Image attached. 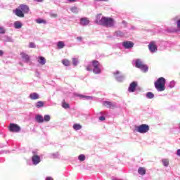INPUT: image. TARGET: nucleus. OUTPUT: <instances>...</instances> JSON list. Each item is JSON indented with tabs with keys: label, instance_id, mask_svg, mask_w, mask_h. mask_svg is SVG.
<instances>
[{
	"label": "nucleus",
	"instance_id": "f257e3e1",
	"mask_svg": "<svg viewBox=\"0 0 180 180\" xmlns=\"http://www.w3.org/2000/svg\"><path fill=\"white\" fill-rule=\"evenodd\" d=\"M95 22L97 25H101L105 27H113L116 23L112 18L103 17L102 14L97 15Z\"/></svg>",
	"mask_w": 180,
	"mask_h": 180
},
{
	"label": "nucleus",
	"instance_id": "f03ea898",
	"mask_svg": "<svg viewBox=\"0 0 180 180\" xmlns=\"http://www.w3.org/2000/svg\"><path fill=\"white\" fill-rule=\"evenodd\" d=\"M86 70L93 71L94 74H101L102 72V65L97 60H93L91 65H89L86 67Z\"/></svg>",
	"mask_w": 180,
	"mask_h": 180
},
{
	"label": "nucleus",
	"instance_id": "7ed1b4c3",
	"mask_svg": "<svg viewBox=\"0 0 180 180\" xmlns=\"http://www.w3.org/2000/svg\"><path fill=\"white\" fill-rule=\"evenodd\" d=\"M29 6L27 5L21 4L13 12L18 18H25V13H29Z\"/></svg>",
	"mask_w": 180,
	"mask_h": 180
},
{
	"label": "nucleus",
	"instance_id": "20e7f679",
	"mask_svg": "<svg viewBox=\"0 0 180 180\" xmlns=\"http://www.w3.org/2000/svg\"><path fill=\"white\" fill-rule=\"evenodd\" d=\"M155 88L158 92H162V91H165V78H158V80L155 82Z\"/></svg>",
	"mask_w": 180,
	"mask_h": 180
},
{
	"label": "nucleus",
	"instance_id": "39448f33",
	"mask_svg": "<svg viewBox=\"0 0 180 180\" xmlns=\"http://www.w3.org/2000/svg\"><path fill=\"white\" fill-rule=\"evenodd\" d=\"M135 131H136V133H140L141 134H146V133H148V131H150V126L146 124L136 126Z\"/></svg>",
	"mask_w": 180,
	"mask_h": 180
},
{
	"label": "nucleus",
	"instance_id": "423d86ee",
	"mask_svg": "<svg viewBox=\"0 0 180 180\" xmlns=\"http://www.w3.org/2000/svg\"><path fill=\"white\" fill-rule=\"evenodd\" d=\"M135 65L136 68H139L140 70H141V71H143V72H147V71H148V67L144 65V63H143V61H141V60L140 59H136L135 60Z\"/></svg>",
	"mask_w": 180,
	"mask_h": 180
},
{
	"label": "nucleus",
	"instance_id": "0eeeda50",
	"mask_svg": "<svg viewBox=\"0 0 180 180\" xmlns=\"http://www.w3.org/2000/svg\"><path fill=\"white\" fill-rule=\"evenodd\" d=\"M113 75L117 82H123L124 81V75H122L120 71L116 70L113 72Z\"/></svg>",
	"mask_w": 180,
	"mask_h": 180
},
{
	"label": "nucleus",
	"instance_id": "6e6552de",
	"mask_svg": "<svg viewBox=\"0 0 180 180\" xmlns=\"http://www.w3.org/2000/svg\"><path fill=\"white\" fill-rule=\"evenodd\" d=\"M8 129L12 133H19L20 131V127L17 124H10Z\"/></svg>",
	"mask_w": 180,
	"mask_h": 180
},
{
	"label": "nucleus",
	"instance_id": "1a4fd4ad",
	"mask_svg": "<svg viewBox=\"0 0 180 180\" xmlns=\"http://www.w3.org/2000/svg\"><path fill=\"white\" fill-rule=\"evenodd\" d=\"M122 46L127 49H133V47H134V43L130 41H126L122 43Z\"/></svg>",
	"mask_w": 180,
	"mask_h": 180
},
{
	"label": "nucleus",
	"instance_id": "9d476101",
	"mask_svg": "<svg viewBox=\"0 0 180 180\" xmlns=\"http://www.w3.org/2000/svg\"><path fill=\"white\" fill-rule=\"evenodd\" d=\"M148 49L150 51V53H156L157 51V45L155 44V42L152 41L148 45Z\"/></svg>",
	"mask_w": 180,
	"mask_h": 180
},
{
	"label": "nucleus",
	"instance_id": "9b49d317",
	"mask_svg": "<svg viewBox=\"0 0 180 180\" xmlns=\"http://www.w3.org/2000/svg\"><path fill=\"white\" fill-rule=\"evenodd\" d=\"M103 105L108 108V109H113V108H116V103H113L110 101H105L103 103Z\"/></svg>",
	"mask_w": 180,
	"mask_h": 180
},
{
	"label": "nucleus",
	"instance_id": "f8f14e48",
	"mask_svg": "<svg viewBox=\"0 0 180 180\" xmlns=\"http://www.w3.org/2000/svg\"><path fill=\"white\" fill-rule=\"evenodd\" d=\"M32 161L34 165H37V164H39L41 160L40 159L39 155H34L32 157Z\"/></svg>",
	"mask_w": 180,
	"mask_h": 180
},
{
	"label": "nucleus",
	"instance_id": "ddd939ff",
	"mask_svg": "<svg viewBox=\"0 0 180 180\" xmlns=\"http://www.w3.org/2000/svg\"><path fill=\"white\" fill-rule=\"evenodd\" d=\"M79 25L81 26H88L89 25V19H88V18H82Z\"/></svg>",
	"mask_w": 180,
	"mask_h": 180
},
{
	"label": "nucleus",
	"instance_id": "4468645a",
	"mask_svg": "<svg viewBox=\"0 0 180 180\" xmlns=\"http://www.w3.org/2000/svg\"><path fill=\"white\" fill-rule=\"evenodd\" d=\"M20 56H21V58H22V60L25 63H29V61H30V57L29 56V55L26 54V53L21 52Z\"/></svg>",
	"mask_w": 180,
	"mask_h": 180
},
{
	"label": "nucleus",
	"instance_id": "2eb2a0df",
	"mask_svg": "<svg viewBox=\"0 0 180 180\" xmlns=\"http://www.w3.org/2000/svg\"><path fill=\"white\" fill-rule=\"evenodd\" d=\"M136 88H137V83L136 82H133L129 84L128 91L129 92H134L136 91Z\"/></svg>",
	"mask_w": 180,
	"mask_h": 180
},
{
	"label": "nucleus",
	"instance_id": "dca6fc26",
	"mask_svg": "<svg viewBox=\"0 0 180 180\" xmlns=\"http://www.w3.org/2000/svg\"><path fill=\"white\" fill-rule=\"evenodd\" d=\"M29 98L31 101H36L37 99H40V96L37 93H31Z\"/></svg>",
	"mask_w": 180,
	"mask_h": 180
},
{
	"label": "nucleus",
	"instance_id": "f3484780",
	"mask_svg": "<svg viewBox=\"0 0 180 180\" xmlns=\"http://www.w3.org/2000/svg\"><path fill=\"white\" fill-rule=\"evenodd\" d=\"M37 62L39 63V64H40L41 65H44L46 64V63L47 62V60H46L45 57L43 56H39L37 58Z\"/></svg>",
	"mask_w": 180,
	"mask_h": 180
},
{
	"label": "nucleus",
	"instance_id": "a211bd4d",
	"mask_svg": "<svg viewBox=\"0 0 180 180\" xmlns=\"http://www.w3.org/2000/svg\"><path fill=\"white\" fill-rule=\"evenodd\" d=\"M13 26L15 29H22V26H23V24L20 21H15L14 22Z\"/></svg>",
	"mask_w": 180,
	"mask_h": 180
},
{
	"label": "nucleus",
	"instance_id": "6ab92c4d",
	"mask_svg": "<svg viewBox=\"0 0 180 180\" xmlns=\"http://www.w3.org/2000/svg\"><path fill=\"white\" fill-rule=\"evenodd\" d=\"M77 96L84 99V101H91V100L94 99V97H92V96H85V95H82V94H78Z\"/></svg>",
	"mask_w": 180,
	"mask_h": 180
},
{
	"label": "nucleus",
	"instance_id": "aec40b11",
	"mask_svg": "<svg viewBox=\"0 0 180 180\" xmlns=\"http://www.w3.org/2000/svg\"><path fill=\"white\" fill-rule=\"evenodd\" d=\"M35 119L38 123H44V122L43 116H41L40 115H37L35 117Z\"/></svg>",
	"mask_w": 180,
	"mask_h": 180
},
{
	"label": "nucleus",
	"instance_id": "412c9836",
	"mask_svg": "<svg viewBox=\"0 0 180 180\" xmlns=\"http://www.w3.org/2000/svg\"><path fill=\"white\" fill-rule=\"evenodd\" d=\"M138 172L139 175H146V168L139 167L138 169Z\"/></svg>",
	"mask_w": 180,
	"mask_h": 180
},
{
	"label": "nucleus",
	"instance_id": "4be33fe9",
	"mask_svg": "<svg viewBox=\"0 0 180 180\" xmlns=\"http://www.w3.org/2000/svg\"><path fill=\"white\" fill-rule=\"evenodd\" d=\"M70 11L72 12V13H78V12H79V8L77 6H72L70 8Z\"/></svg>",
	"mask_w": 180,
	"mask_h": 180
},
{
	"label": "nucleus",
	"instance_id": "5701e85b",
	"mask_svg": "<svg viewBox=\"0 0 180 180\" xmlns=\"http://www.w3.org/2000/svg\"><path fill=\"white\" fill-rule=\"evenodd\" d=\"M73 129L76 131L81 130L82 129V125L80 124H73Z\"/></svg>",
	"mask_w": 180,
	"mask_h": 180
},
{
	"label": "nucleus",
	"instance_id": "b1692460",
	"mask_svg": "<svg viewBox=\"0 0 180 180\" xmlns=\"http://www.w3.org/2000/svg\"><path fill=\"white\" fill-rule=\"evenodd\" d=\"M58 48V49H64L65 47V44L63 41H60L57 44Z\"/></svg>",
	"mask_w": 180,
	"mask_h": 180
},
{
	"label": "nucleus",
	"instance_id": "393cba45",
	"mask_svg": "<svg viewBox=\"0 0 180 180\" xmlns=\"http://www.w3.org/2000/svg\"><path fill=\"white\" fill-rule=\"evenodd\" d=\"M162 162L164 167H168L169 165V160L168 159H162Z\"/></svg>",
	"mask_w": 180,
	"mask_h": 180
},
{
	"label": "nucleus",
	"instance_id": "a878e982",
	"mask_svg": "<svg viewBox=\"0 0 180 180\" xmlns=\"http://www.w3.org/2000/svg\"><path fill=\"white\" fill-rule=\"evenodd\" d=\"M115 36H117V37H123V36H124V34L121 31H117L115 32Z\"/></svg>",
	"mask_w": 180,
	"mask_h": 180
},
{
	"label": "nucleus",
	"instance_id": "bb28decb",
	"mask_svg": "<svg viewBox=\"0 0 180 180\" xmlns=\"http://www.w3.org/2000/svg\"><path fill=\"white\" fill-rule=\"evenodd\" d=\"M36 108H43L44 106V103H43V101H38L36 105H35Z\"/></svg>",
	"mask_w": 180,
	"mask_h": 180
},
{
	"label": "nucleus",
	"instance_id": "cd10ccee",
	"mask_svg": "<svg viewBox=\"0 0 180 180\" xmlns=\"http://www.w3.org/2000/svg\"><path fill=\"white\" fill-rule=\"evenodd\" d=\"M62 108L64 109H70V104L67 103L65 101H63L62 103Z\"/></svg>",
	"mask_w": 180,
	"mask_h": 180
},
{
	"label": "nucleus",
	"instance_id": "c85d7f7f",
	"mask_svg": "<svg viewBox=\"0 0 180 180\" xmlns=\"http://www.w3.org/2000/svg\"><path fill=\"white\" fill-rule=\"evenodd\" d=\"M146 98H148V99H153V98H154V94L152 92L146 93Z\"/></svg>",
	"mask_w": 180,
	"mask_h": 180
},
{
	"label": "nucleus",
	"instance_id": "c756f323",
	"mask_svg": "<svg viewBox=\"0 0 180 180\" xmlns=\"http://www.w3.org/2000/svg\"><path fill=\"white\" fill-rule=\"evenodd\" d=\"M62 63L63 65H65L66 67H68V65H70V60H68V59H63L62 60Z\"/></svg>",
	"mask_w": 180,
	"mask_h": 180
},
{
	"label": "nucleus",
	"instance_id": "7c9ffc66",
	"mask_svg": "<svg viewBox=\"0 0 180 180\" xmlns=\"http://www.w3.org/2000/svg\"><path fill=\"white\" fill-rule=\"evenodd\" d=\"M72 64L75 67H76V65H78V58H72Z\"/></svg>",
	"mask_w": 180,
	"mask_h": 180
},
{
	"label": "nucleus",
	"instance_id": "2f4dec72",
	"mask_svg": "<svg viewBox=\"0 0 180 180\" xmlns=\"http://www.w3.org/2000/svg\"><path fill=\"white\" fill-rule=\"evenodd\" d=\"M78 160H79V161H81V162L85 161V155L82 154V155H79Z\"/></svg>",
	"mask_w": 180,
	"mask_h": 180
},
{
	"label": "nucleus",
	"instance_id": "473e14b6",
	"mask_svg": "<svg viewBox=\"0 0 180 180\" xmlns=\"http://www.w3.org/2000/svg\"><path fill=\"white\" fill-rule=\"evenodd\" d=\"M51 117H50L49 115H46L44 117V122H49V120H51Z\"/></svg>",
	"mask_w": 180,
	"mask_h": 180
},
{
	"label": "nucleus",
	"instance_id": "72a5a7b5",
	"mask_svg": "<svg viewBox=\"0 0 180 180\" xmlns=\"http://www.w3.org/2000/svg\"><path fill=\"white\" fill-rule=\"evenodd\" d=\"M36 22L37 23H39V25L41 24V23H46V20H44L41 18H39V19L36 20Z\"/></svg>",
	"mask_w": 180,
	"mask_h": 180
},
{
	"label": "nucleus",
	"instance_id": "f704fd0d",
	"mask_svg": "<svg viewBox=\"0 0 180 180\" xmlns=\"http://www.w3.org/2000/svg\"><path fill=\"white\" fill-rule=\"evenodd\" d=\"M175 86V82L174 81H172L169 82V88H174Z\"/></svg>",
	"mask_w": 180,
	"mask_h": 180
},
{
	"label": "nucleus",
	"instance_id": "c9c22d12",
	"mask_svg": "<svg viewBox=\"0 0 180 180\" xmlns=\"http://www.w3.org/2000/svg\"><path fill=\"white\" fill-rule=\"evenodd\" d=\"M29 48L30 49H36V44H34V43H33V42H31V43H30Z\"/></svg>",
	"mask_w": 180,
	"mask_h": 180
},
{
	"label": "nucleus",
	"instance_id": "e433bc0d",
	"mask_svg": "<svg viewBox=\"0 0 180 180\" xmlns=\"http://www.w3.org/2000/svg\"><path fill=\"white\" fill-rule=\"evenodd\" d=\"M5 34V29L3 27H0V34Z\"/></svg>",
	"mask_w": 180,
	"mask_h": 180
},
{
	"label": "nucleus",
	"instance_id": "4c0bfd02",
	"mask_svg": "<svg viewBox=\"0 0 180 180\" xmlns=\"http://www.w3.org/2000/svg\"><path fill=\"white\" fill-rule=\"evenodd\" d=\"M50 16H51V18H57V14L56 13H50Z\"/></svg>",
	"mask_w": 180,
	"mask_h": 180
},
{
	"label": "nucleus",
	"instance_id": "58836bf2",
	"mask_svg": "<svg viewBox=\"0 0 180 180\" xmlns=\"http://www.w3.org/2000/svg\"><path fill=\"white\" fill-rule=\"evenodd\" d=\"M66 2L68 4H72L74 2H77V0H66Z\"/></svg>",
	"mask_w": 180,
	"mask_h": 180
},
{
	"label": "nucleus",
	"instance_id": "ea45409f",
	"mask_svg": "<svg viewBox=\"0 0 180 180\" xmlns=\"http://www.w3.org/2000/svg\"><path fill=\"white\" fill-rule=\"evenodd\" d=\"M105 117L104 116H101L100 117H99V120H101V122H103V120H105Z\"/></svg>",
	"mask_w": 180,
	"mask_h": 180
},
{
	"label": "nucleus",
	"instance_id": "a19ab883",
	"mask_svg": "<svg viewBox=\"0 0 180 180\" xmlns=\"http://www.w3.org/2000/svg\"><path fill=\"white\" fill-rule=\"evenodd\" d=\"M176 155L178 157H180V149H178L177 151H176Z\"/></svg>",
	"mask_w": 180,
	"mask_h": 180
},
{
	"label": "nucleus",
	"instance_id": "79ce46f5",
	"mask_svg": "<svg viewBox=\"0 0 180 180\" xmlns=\"http://www.w3.org/2000/svg\"><path fill=\"white\" fill-rule=\"evenodd\" d=\"M4 51L0 50V57H2V56H4Z\"/></svg>",
	"mask_w": 180,
	"mask_h": 180
},
{
	"label": "nucleus",
	"instance_id": "37998d69",
	"mask_svg": "<svg viewBox=\"0 0 180 180\" xmlns=\"http://www.w3.org/2000/svg\"><path fill=\"white\" fill-rule=\"evenodd\" d=\"M77 40H78L79 41H82V37H78L77 38Z\"/></svg>",
	"mask_w": 180,
	"mask_h": 180
},
{
	"label": "nucleus",
	"instance_id": "c03bdc74",
	"mask_svg": "<svg viewBox=\"0 0 180 180\" xmlns=\"http://www.w3.org/2000/svg\"><path fill=\"white\" fill-rule=\"evenodd\" d=\"M46 180H54V179H53V178H51V177H46Z\"/></svg>",
	"mask_w": 180,
	"mask_h": 180
},
{
	"label": "nucleus",
	"instance_id": "a18cd8bd",
	"mask_svg": "<svg viewBox=\"0 0 180 180\" xmlns=\"http://www.w3.org/2000/svg\"><path fill=\"white\" fill-rule=\"evenodd\" d=\"M37 2H43V0H35Z\"/></svg>",
	"mask_w": 180,
	"mask_h": 180
},
{
	"label": "nucleus",
	"instance_id": "49530a36",
	"mask_svg": "<svg viewBox=\"0 0 180 180\" xmlns=\"http://www.w3.org/2000/svg\"><path fill=\"white\" fill-rule=\"evenodd\" d=\"M96 1H103V2H106L108 0H96Z\"/></svg>",
	"mask_w": 180,
	"mask_h": 180
},
{
	"label": "nucleus",
	"instance_id": "de8ad7c7",
	"mask_svg": "<svg viewBox=\"0 0 180 180\" xmlns=\"http://www.w3.org/2000/svg\"><path fill=\"white\" fill-rule=\"evenodd\" d=\"M53 158H56L57 157L56 154H53Z\"/></svg>",
	"mask_w": 180,
	"mask_h": 180
},
{
	"label": "nucleus",
	"instance_id": "09e8293b",
	"mask_svg": "<svg viewBox=\"0 0 180 180\" xmlns=\"http://www.w3.org/2000/svg\"><path fill=\"white\" fill-rule=\"evenodd\" d=\"M179 129H180V123L179 124Z\"/></svg>",
	"mask_w": 180,
	"mask_h": 180
}]
</instances>
